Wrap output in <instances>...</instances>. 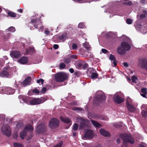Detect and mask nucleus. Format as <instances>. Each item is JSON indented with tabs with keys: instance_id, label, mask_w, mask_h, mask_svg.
<instances>
[{
	"instance_id": "obj_1",
	"label": "nucleus",
	"mask_w": 147,
	"mask_h": 147,
	"mask_svg": "<svg viewBox=\"0 0 147 147\" xmlns=\"http://www.w3.org/2000/svg\"><path fill=\"white\" fill-rule=\"evenodd\" d=\"M130 49V46L128 43L123 42H121V46L118 48L117 52L119 55H123L126 53L127 51H129Z\"/></svg>"
},
{
	"instance_id": "obj_2",
	"label": "nucleus",
	"mask_w": 147,
	"mask_h": 147,
	"mask_svg": "<svg viewBox=\"0 0 147 147\" xmlns=\"http://www.w3.org/2000/svg\"><path fill=\"white\" fill-rule=\"evenodd\" d=\"M120 137L123 141V143L124 144L127 143L133 144L134 143V139L132 138L131 135L129 134H124L121 135Z\"/></svg>"
},
{
	"instance_id": "obj_3",
	"label": "nucleus",
	"mask_w": 147,
	"mask_h": 147,
	"mask_svg": "<svg viewBox=\"0 0 147 147\" xmlns=\"http://www.w3.org/2000/svg\"><path fill=\"white\" fill-rule=\"evenodd\" d=\"M68 76L65 73L60 72L56 74L55 76V80L57 82H62L66 80Z\"/></svg>"
},
{
	"instance_id": "obj_4",
	"label": "nucleus",
	"mask_w": 147,
	"mask_h": 147,
	"mask_svg": "<svg viewBox=\"0 0 147 147\" xmlns=\"http://www.w3.org/2000/svg\"><path fill=\"white\" fill-rule=\"evenodd\" d=\"M30 23L32 24L35 28L39 29V30H41L42 31L43 28L42 22L39 19L34 18L31 20Z\"/></svg>"
},
{
	"instance_id": "obj_5",
	"label": "nucleus",
	"mask_w": 147,
	"mask_h": 147,
	"mask_svg": "<svg viewBox=\"0 0 147 147\" xmlns=\"http://www.w3.org/2000/svg\"><path fill=\"white\" fill-rule=\"evenodd\" d=\"M35 131L37 134H43L47 132V127L44 124H39L36 127Z\"/></svg>"
},
{
	"instance_id": "obj_6",
	"label": "nucleus",
	"mask_w": 147,
	"mask_h": 147,
	"mask_svg": "<svg viewBox=\"0 0 147 147\" xmlns=\"http://www.w3.org/2000/svg\"><path fill=\"white\" fill-rule=\"evenodd\" d=\"M59 124V120L56 118H53L50 120L49 125L50 128L54 129L58 127Z\"/></svg>"
},
{
	"instance_id": "obj_7",
	"label": "nucleus",
	"mask_w": 147,
	"mask_h": 147,
	"mask_svg": "<svg viewBox=\"0 0 147 147\" xmlns=\"http://www.w3.org/2000/svg\"><path fill=\"white\" fill-rule=\"evenodd\" d=\"M1 131L3 134L7 137H9L11 135V131L10 127L7 125L2 126L1 128Z\"/></svg>"
},
{
	"instance_id": "obj_8",
	"label": "nucleus",
	"mask_w": 147,
	"mask_h": 147,
	"mask_svg": "<svg viewBox=\"0 0 147 147\" xmlns=\"http://www.w3.org/2000/svg\"><path fill=\"white\" fill-rule=\"evenodd\" d=\"M88 64L84 61H81L76 63V67L78 69H85L87 67Z\"/></svg>"
},
{
	"instance_id": "obj_9",
	"label": "nucleus",
	"mask_w": 147,
	"mask_h": 147,
	"mask_svg": "<svg viewBox=\"0 0 147 147\" xmlns=\"http://www.w3.org/2000/svg\"><path fill=\"white\" fill-rule=\"evenodd\" d=\"M113 99L114 101L117 104H121L124 101L123 98L118 95L114 96L113 97Z\"/></svg>"
},
{
	"instance_id": "obj_10",
	"label": "nucleus",
	"mask_w": 147,
	"mask_h": 147,
	"mask_svg": "<svg viewBox=\"0 0 147 147\" xmlns=\"http://www.w3.org/2000/svg\"><path fill=\"white\" fill-rule=\"evenodd\" d=\"M93 132L91 130L88 129L85 132L84 135V138H92L93 137Z\"/></svg>"
},
{
	"instance_id": "obj_11",
	"label": "nucleus",
	"mask_w": 147,
	"mask_h": 147,
	"mask_svg": "<svg viewBox=\"0 0 147 147\" xmlns=\"http://www.w3.org/2000/svg\"><path fill=\"white\" fill-rule=\"evenodd\" d=\"M41 103L42 100L39 98H34L30 102V104L32 105H39Z\"/></svg>"
},
{
	"instance_id": "obj_12",
	"label": "nucleus",
	"mask_w": 147,
	"mask_h": 147,
	"mask_svg": "<svg viewBox=\"0 0 147 147\" xmlns=\"http://www.w3.org/2000/svg\"><path fill=\"white\" fill-rule=\"evenodd\" d=\"M96 100L99 102H102L106 99V97L104 94H100L97 95L96 97Z\"/></svg>"
},
{
	"instance_id": "obj_13",
	"label": "nucleus",
	"mask_w": 147,
	"mask_h": 147,
	"mask_svg": "<svg viewBox=\"0 0 147 147\" xmlns=\"http://www.w3.org/2000/svg\"><path fill=\"white\" fill-rule=\"evenodd\" d=\"M82 122H81L80 125V128L81 129L87 125L89 121L88 120L82 119Z\"/></svg>"
},
{
	"instance_id": "obj_14",
	"label": "nucleus",
	"mask_w": 147,
	"mask_h": 147,
	"mask_svg": "<svg viewBox=\"0 0 147 147\" xmlns=\"http://www.w3.org/2000/svg\"><path fill=\"white\" fill-rule=\"evenodd\" d=\"M31 79L30 77H27L22 82L21 84L24 86H26L31 81Z\"/></svg>"
},
{
	"instance_id": "obj_15",
	"label": "nucleus",
	"mask_w": 147,
	"mask_h": 147,
	"mask_svg": "<svg viewBox=\"0 0 147 147\" xmlns=\"http://www.w3.org/2000/svg\"><path fill=\"white\" fill-rule=\"evenodd\" d=\"M99 132L101 134L105 137H109L111 135L108 131L103 129H101L100 130Z\"/></svg>"
},
{
	"instance_id": "obj_16",
	"label": "nucleus",
	"mask_w": 147,
	"mask_h": 147,
	"mask_svg": "<svg viewBox=\"0 0 147 147\" xmlns=\"http://www.w3.org/2000/svg\"><path fill=\"white\" fill-rule=\"evenodd\" d=\"M10 54L12 57L17 59L19 58L20 55V52L18 51H13Z\"/></svg>"
},
{
	"instance_id": "obj_17",
	"label": "nucleus",
	"mask_w": 147,
	"mask_h": 147,
	"mask_svg": "<svg viewBox=\"0 0 147 147\" xmlns=\"http://www.w3.org/2000/svg\"><path fill=\"white\" fill-rule=\"evenodd\" d=\"M7 15L9 16L12 18H19L20 16V15L11 11H9L8 12Z\"/></svg>"
},
{
	"instance_id": "obj_18",
	"label": "nucleus",
	"mask_w": 147,
	"mask_h": 147,
	"mask_svg": "<svg viewBox=\"0 0 147 147\" xmlns=\"http://www.w3.org/2000/svg\"><path fill=\"white\" fill-rule=\"evenodd\" d=\"M126 106L128 110L130 112H134L135 110L134 107L132 105L130 104L128 102H127Z\"/></svg>"
},
{
	"instance_id": "obj_19",
	"label": "nucleus",
	"mask_w": 147,
	"mask_h": 147,
	"mask_svg": "<svg viewBox=\"0 0 147 147\" xmlns=\"http://www.w3.org/2000/svg\"><path fill=\"white\" fill-rule=\"evenodd\" d=\"M9 76L8 72L6 71L3 70L0 73V77L3 78H9Z\"/></svg>"
},
{
	"instance_id": "obj_20",
	"label": "nucleus",
	"mask_w": 147,
	"mask_h": 147,
	"mask_svg": "<svg viewBox=\"0 0 147 147\" xmlns=\"http://www.w3.org/2000/svg\"><path fill=\"white\" fill-rule=\"evenodd\" d=\"M28 59L26 57H23L21 58L18 61L19 62L22 64H25L27 63Z\"/></svg>"
},
{
	"instance_id": "obj_21",
	"label": "nucleus",
	"mask_w": 147,
	"mask_h": 147,
	"mask_svg": "<svg viewBox=\"0 0 147 147\" xmlns=\"http://www.w3.org/2000/svg\"><path fill=\"white\" fill-rule=\"evenodd\" d=\"M60 119L63 122L67 123H68L71 122V120L67 117H60Z\"/></svg>"
},
{
	"instance_id": "obj_22",
	"label": "nucleus",
	"mask_w": 147,
	"mask_h": 147,
	"mask_svg": "<svg viewBox=\"0 0 147 147\" xmlns=\"http://www.w3.org/2000/svg\"><path fill=\"white\" fill-rule=\"evenodd\" d=\"M91 121L92 125L96 128H99L102 126V125L101 124L95 121L91 120Z\"/></svg>"
},
{
	"instance_id": "obj_23",
	"label": "nucleus",
	"mask_w": 147,
	"mask_h": 147,
	"mask_svg": "<svg viewBox=\"0 0 147 147\" xmlns=\"http://www.w3.org/2000/svg\"><path fill=\"white\" fill-rule=\"evenodd\" d=\"M27 131H26L23 130L20 133V137L22 139H23L25 138V137L27 135Z\"/></svg>"
},
{
	"instance_id": "obj_24",
	"label": "nucleus",
	"mask_w": 147,
	"mask_h": 147,
	"mask_svg": "<svg viewBox=\"0 0 147 147\" xmlns=\"http://www.w3.org/2000/svg\"><path fill=\"white\" fill-rule=\"evenodd\" d=\"M34 129L33 127L30 125H27L24 127V130L26 131L27 130L32 131Z\"/></svg>"
},
{
	"instance_id": "obj_25",
	"label": "nucleus",
	"mask_w": 147,
	"mask_h": 147,
	"mask_svg": "<svg viewBox=\"0 0 147 147\" xmlns=\"http://www.w3.org/2000/svg\"><path fill=\"white\" fill-rule=\"evenodd\" d=\"M98 76V74L97 72H92L91 74V77L92 79L97 78Z\"/></svg>"
},
{
	"instance_id": "obj_26",
	"label": "nucleus",
	"mask_w": 147,
	"mask_h": 147,
	"mask_svg": "<svg viewBox=\"0 0 147 147\" xmlns=\"http://www.w3.org/2000/svg\"><path fill=\"white\" fill-rule=\"evenodd\" d=\"M15 28L13 26L10 27L6 30L7 32L9 31L11 32H13L15 31Z\"/></svg>"
},
{
	"instance_id": "obj_27",
	"label": "nucleus",
	"mask_w": 147,
	"mask_h": 147,
	"mask_svg": "<svg viewBox=\"0 0 147 147\" xmlns=\"http://www.w3.org/2000/svg\"><path fill=\"white\" fill-rule=\"evenodd\" d=\"M66 36L65 34H63L61 36H59V38L60 40L64 41L66 39Z\"/></svg>"
},
{
	"instance_id": "obj_28",
	"label": "nucleus",
	"mask_w": 147,
	"mask_h": 147,
	"mask_svg": "<svg viewBox=\"0 0 147 147\" xmlns=\"http://www.w3.org/2000/svg\"><path fill=\"white\" fill-rule=\"evenodd\" d=\"M78 125L77 123H75L73 125V128L72 130L76 131L78 128Z\"/></svg>"
},
{
	"instance_id": "obj_29",
	"label": "nucleus",
	"mask_w": 147,
	"mask_h": 147,
	"mask_svg": "<svg viewBox=\"0 0 147 147\" xmlns=\"http://www.w3.org/2000/svg\"><path fill=\"white\" fill-rule=\"evenodd\" d=\"M142 115L143 117H147V111L142 110Z\"/></svg>"
},
{
	"instance_id": "obj_30",
	"label": "nucleus",
	"mask_w": 147,
	"mask_h": 147,
	"mask_svg": "<svg viewBox=\"0 0 147 147\" xmlns=\"http://www.w3.org/2000/svg\"><path fill=\"white\" fill-rule=\"evenodd\" d=\"M14 147H23L22 145L21 144L15 142L13 144Z\"/></svg>"
},
{
	"instance_id": "obj_31",
	"label": "nucleus",
	"mask_w": 147,
	"mask_h": 147,
	"mask_svg": "<svg viewBox=\"0 0 147 147\" xmlns=\"http://www.w3.org/2000/svg\"><path fill=\"white\" fill-rule=\"evenodd\" d=\"M109 58L111 61L115 60H116V58L115 56L112 54H111L110 55Z\"/></svg>"
},
{
	"instance_id": "obj_32",
	"label": "nucleus",
	"mask_w": 147,
	"mask_h": 147,
	"mask_svg": "<svg viewBox=\"0 0 147 147\" xmlns=\"http://www.w3.org/2000/svg\"><path fill=\"white\" fill-rule=\"evenodd\" d=\"M23 126V123H19L16 125V127L18 128H21Z\"/></svg>"
},
{
	"instance_id": "obj_33",
	"label": "nucleus",
	"mask_w": 147,
	"mask_h": 147,
	"mask_svg": "<svg viewBox=\"0 0 147 147\" xmlns=\"http://www.w3.org/2000/svg\"><path fill=\"white\" fill-rule=\"evenodd\" d=\"M133 3L131 1H129L127 2H125L123 3L124 5H127L130 6L132 5Z\"/></svg>"
},
{
	"instance_id": "obj_34",
	"label": "nucleus",
	"mask_w": 147,
	"mask_h": 147,
	"mask_svg": "<svg viewBox=\"0 0 147 147\" xmlns=\"http://www.w3.org/2000/svg\"><path fill=\"white\" fill-rule=\"evenodd\" d=\"M72 49L75 50L77 49L78 46L76 44L73 43L72 45Z\"/></svg>"
},
{
	"instance_id": "obj_35",
	"label": "nucleus",
	"mask_w": 147,
	"mask_h": 147,
	"mask_svg": "<svg viewBox=\"0 0 147 147\" xmlns=\"http://www.w3.org/2000/svg\"><path fill=\"white\" fill-rule=\"evenodd\" d=\"M137 79V77L136 76H133L131 78L132 82L134 83H136V80Z\"/></svg>"
},
{
	"instance_id": "obj_36",
	"label": "nucleus",
	"mask_w": 147,
	"mask_h": 147,
	"mask_svg": "<svg viewBox=\"0 0 147 147\" xmlns=\"http://www.w3.org/2000/svg\"><path fill=\"white\" fill-rule=\"evenodd\" d=\"M132 20L129 18H128L126 20V22L128 24H130L132 23Z\"/></svg>"
},
{
	"instance_id": "obj_37",
	"label": "nucleus",
	"mask_w": 147,
	"mask_h": 147,
	"mask_svg": "<svg viewBox=\"0 0 147 147\" xmlns=\"http://www.w3.org/2000/svg\"><path fill=\"white\" fill-rule=\"evenodd\" d=\"M65 65L64 63H61L59 65V68L61 69H63L65 68Z\"/></svg>"
},
{
	"instance_id": "obj_38",
	"label": "nucleus",
	"mask_w": 147,
	"mask_h": 147,
	"mask_svg": "<svg viewBox=\"0 0 147 147\" xmlns=\"http://www.w3.org/2000/svg\"><path fill=\"white\" fill-rule=\"evenodd\" d=\"M47 88L45 87H43L42 89L40 92L41 94H44L47 91Z\"/></svg>"
},
{
	"instance_id": "obj_39",
	"label": "nucleus",
	"mask_w": 147,
	"mask_h": 147,
	"mask_svg": "<svg viewBox=\"0 0 147 147\" xmlns=\"http://www.w3.org/2000/svg\"><path fill=\"white\" fill-rule=\"evenodd\" d=\"M147 88H143L141 89V91L142 93H147Z\"/></svg>"
},
{
	"instance_id": "obj_40",
	"label": "nucleus",
	"mask_w": 147,
	"mask_h": 147,
	"mask_svg": "<svg viewBox=\"0 0 147 147\" xmlns=\"http://www.w3.org/2000/svg\"><path fill=\"white\" fill-rule=\"evenodd\" d=\"M74 75L77 77L80 76L81 75V73L78 71H75L74 73Z\"/></svg>"
},
{
	"instance_id": "obj_41",
	"label": "nucleus",
	"mask_w": 147,
	"mask_h": 147,
	"mask_svg": "<svg viewBox=\"0 0 147 147\" xmlns=\"http://www.w3.org/2000/svg\"><path fill=\"white\" fill-rule=\"evenodd\" d=\"M63 144V142L62 141H61L59 142L58 144L55 146L54 147H61Z\"/></svg>"
},
{
	"instance_id": "obj_42",
	"label": "nucleus",
	"mask_w": 147,
	"mask_h": 147,
	"mask_svg": "<svg viewBox=\"0 0 147 147\" xmlns=\"http://www.w3.org/2000/svg\"><path fill=\"white\" fill-rule=\"evenodd\" d=\"M71 60L69 58H67L65 59L64 60V62L66 63H68L70 62Z\"/></svg>"
},
{
	"instance_id": "obj_43",
	"label": "nucleus",
	"mask_w": 147,
	"mask_h": 147,
	"mask_svg": "<svg viewBox=\"0 0 147 147\" xmlns=\"http://www.w3.org/2000/svg\"><path fill=\"white\" fill-rule=\"evenodd\" d=\"M44 82V80L42 79H40L39 80H38L37 81V83H39L40 82H41L42 84Z\"/></svg>"
},
{
	"instance_id": "obj_44",
	"label": "nucleus",
	"mask_w": 147,
	"mask_h": 147,
	"mask_svg": "<svg viewBox=\"0 0 147 147\" xmlns=\"http://www.w3.org/2000/svg\"><path fill=\"white\" fill-rule=\"evenodd\" d=\"M84 27V24L82 23H79L78 26V28H83Z\"/></svg>"
},
{
	"instance_id": "obj_45",
	"label": "nucleus",
	"mask_w": 147,
	"mask_h": 147,
	"mask_svg": "<svg viewBox=\"0 0 147 147\" xmlns=\"http://www.w3.org/2000/svg\"><path fill=\"white\" fill-rule=\"evenodd\" d=\"M33 92L37 94H38L39 93V91L36 88L33 90Z\"/></svg>"
},
{
	"instance_id": "obj_46",
	"label": "nucleus",
	"mask_w": 147,
	"mask_h": 147,
	"mask_svg": "<svg viewBox=\"0 0 147 147\" xmlns=\"http://www.w3.org/2000/svg\"><path fill=\"white\" fill-rule=\"evenodd\" d=\"M88 43L87 42H86L84 44V47L86 49H88L89 48V47L88 46Z\"/></svg>"
},
{
	"instance_id": "obj_47",
	"label": "nucleus",
	"mask_w": 147,
	"mask_h": 147,
	"mask_svg": "<svg viewBox=\"0 0 147 147\" xmlns=\"http://www.w3.org/2000/svg\"><path fill=\"white\" fill-rule=\"evenodd\" d=\"M70 57L71 58L74 59H77V55H72L70 56Z\"/></svg>"
},
{
	"instance_id": "obj_48",
	"label": "nucleus",
	"mask_w": 147,
	"mask_h": 147,
	"mask_svg": "<svg viewBox=\"0 0 147 147\" xmlns=\"http://www.w3.org/2000/svg\"><path fill=\"white\" fill-rule=\"evenodd\" d=\"M102 53L106 54L109 52L107 50L105 49H102Z\"/></svg>"
},
{
	"instance_id": "obj_49",
	"label": "nucleus",
	"mask_w": 147,
	"mask_h": 147,
	"mask_svg": "<svg viewBox=\"0 0 147 147\" xmlns=\"http://www.w3.org/2000/svg\"><path fill=\"white\" fill-rule=\"evenodd\" d=\"M140 19H142L145 18L146 17V16L144 14H142L140 15Z\"/></svg>"
},
{
	"instance_id": "obj_50",
	"label": "nucleus",
	"mask_w": 147,
	"mask_h": 147,
	"mask_svg": "<svg viewBox=\"0 0 147 147\" xmlns=\"http://www.w3.org/2000/svg\"><path fill=\"white\" fill-rule=\"evenodd\" d=\"M18 134L17 133L14 134L13 135V137L15 139H16L18 137Z\"/></svg>"
},
{
	"instance_id": "obj_51",
	"label": "nucleus",
	"mask_w": 147,
	"mask_h": 147,
	"mask_svg": "<svg viewBox=\"0 0 147 147\" xmlns=\"http://www.w3.org/2000/svg\"><path fill=\"white\" fill-rule=\"evenodd\" d=\"M53 47L55 49H57L59 48V45H58L55 44L53 45Z\"/></svg>"
},
{
	"instance_id": "obj_52",
	"label": "nucleus",
	"mask_w": 147,
	"mask_h": 147,
	"mask_svg": "<svg viewBox=\"0 0 147 147\" xmlns=\"http://www.w3.org/2000/svg\"><path fill=\"white\" fill-rule=\"evenodd\" d=\"M72 109L74 110H80V108L79 107H75L74 108Z\"/></svg>"
},
{
	"instance_id": "obj_53",
	"label": "nucleus",
	"mask_w": 147,
	"mask_h": 147,
	"mask_svg": "<svg viewBox=\"0 0 147 147\" xmlns=\"http://www.w3.org/2000/svg\"><path fill=\"white\" fill-rule=\"evenodd\" d=\"M69 71L71 73H73L74 72V70L72 68H70L69 69Z\"/></svg>"
},
{
	"instance_id": "obj_54",
	"label": "nucleus",
	"mask_w": 147,
	"mask_h": 147,
	"mask_svg": "<svg viewBox=\"0 0 147 147\" xmlns=\"http://www.w3.org/2000/svg\"><path fill=\"white\" fill-rule=\"evenodd\" d=\"M113 63L114 64V66L115 67L116 66V65H117V61L116 60H113Z\"/></svg>"
},
{
	"instance_id": "obj_55",
	"label": "nucleus",
	"mask_w": 147,
	"mask_h": 147,
	"mask_svg": "<svg viewBox=\"0 0 147 147\" xmlns=\"http://www.w3.org/2000/svg\"><path fill=\"white\" fill-rule=\"evenodd\" d=\"M143 14L145 15L146 16L147 15V11L144 10L143 11Z\"/></svg>"
},
{
	"instance_id": "obj_56",
	"label": "nucleus",
	"mask_w": 147,
	"mask_h": 147,
	"mask_svg": "<svg viewBox=\"0 0 147 147\" xmlns=\"http://www.w3.org/2000/svg\"><path fill=\"white\" fill-rule=\"evenodd\" d=\"M147 93H143V94H141V96H143V97L145 98H147V97L146 96V94Z\"/></svg>"
},
{
	"instance_id": "obj_57",
	"label": "nucleus",
	"mask_w": 147,
	"mask_h": 147,
	"mask_svg": "<svg viewBox=\"0 0 147 147\" xmlns=\"http://www.w3.org/2000/svg\"><path fill=\"white\" fill-rule=\"evenodd\" d=\"M45 33L46 35H48L50 33V31L48 30H46Z\"/></svg>"
},
{
	"instance_id": "obj_58",
	"label": "nucleus",
	"mask_w": 147,
	"mask_h": 147,
	"mask_svg": "<svg viewBox=\"0 0 147 147\" xmlns=\"http://www.w3.org/2000/svg\"><path fill=\"white\" fill-rule=\"evenodd\" d=\"M123 65L125 67H128L129 66L128 64L127 63H126V62L124 63Z\"/></svg>"
},
{
	"instance_id": "obj_59",
	"label": "nucleus",
	"mask_w": 147,
	"mask_h": 147,
	"mask_svg": "<svg viewBox=\"0 0 147 147\" xmlns=\"http://www.w3.org/2000/svg\"><path fill=\"white\" fill-rule=\"evenodd\" d=\"M116 142L117 143H120V140L119 138H117L116 139Z\"/></svg>"
},
{
	"instance_id": "obj_60",
	"label": "nucleus",
	"mask_w": 147,
	"mask_h": 147,
	"mask_svg": "<svg viewBox=\"0 0 147 147\" xmlns=\"http://www.w3.org/2000/svg\"><path fill=\"white\" fill-rule=\"evenodd\" d=\"M22 9H18V12H20V13H22Z\"/></svg>"
},
{
	"instance_id": "obj_61",
	"label": "nucleus",
	"mask_w": 147,
	"mask_h": 147,
	"mask_svg": "<svg viewBox=\"0 0 147 147\" xmlns=\"http://www.w3.org/2000/svg\"><path fill=\"white\" fill-rule=\"evenodd\" d=\"M76 133L74 132L73 133V135L74 136H76Z\"/></svg>"
},
{
	"instance_id": "obj_62",
	"label": "nucleus",
	"mask_w": 147,
	"mask_h": 147,
	"mask_svg": "<svg viewBox=\"0 0 147 147\" xmlns=\"http://www.w3.org/2000/svg\"><path fill=\"white\" fill-rule=\"evenodd\" d=\"M139 147H145L144 145L142 144H140L139 145Z\"/></svg>"
},
{
	"instance_id": "obj_63",
	"label": "nucleus",
	"mask_w": 147,
	"mask_h": 147,
	"mask_svg": "<svg viewBox=\"0 0 147 147\" xmlns=\"http://www.w3.org/2000/svg\"><path fill=\"white\" fill-rule=\"evenodd\" d=\"M127 79L128 81H131V80L130 78H129V77H128L127 78Z\"/></svg>"
},
{
	"instance_id": "obj_64",
	"label": "nucleus",
	"mask_w": 147,
	"mask_h": 147,
	"mask_svg": "<svg viewBox=\"0 0 147 147\" xmlns=\"http://www.w3.org/2000/svg\"><path fill=\"white\" fill-rule=\"evenodd\" d=\"M30 30H32L34 29V28L33 27H31L30 28Z\"/></svg>"
}]
</instances>
